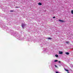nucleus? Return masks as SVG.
Masks as SVG:
<instances>
[{
  "label": "nucleus",
  "instance_id": "6",
  "mask_svg": "<svg viewBox=\"0 0 73 73\" xmlns=\"http://www.w3.org/2000/svg\"><path fill=\"white\" fill-rule=\"evenodd\" d=\"M55 56L56 57H58V55L57 54L55 55Z\"/></svg>",
  "mask_w": 73,
  "mask_h": 73
},
{
  "label": "nucleus",
  "instance_id": "10",
  "mask_svg": "<svg viewBox=\"0 0 73 73\" xmlns=\"http://www.w3.org/2000/svg\"><path fill=\"white\" fill-rule=\"evenodd\" d=\"M57 61H58V60H54V62H57Z\"/></svg>",
  "mask_w": 73,
  "mask_h": 73
},
{
  "label": "nucleus",
  "instance_id": "18",
  "mask_svg": "<svg viewBox=\"0 0 73 73\" xmlns=\"http://www.w3.org/2000/svg\"><path fill=\"white\" fill-rule=\"evenodd\" d=\"M67 73H70L69 72H68Z\"/></svg>",
  "mask_w": 73,
  "mask_h": 73
},
{
  "label": "nucleus",
  "instance_id": "8",
  "mask_svg": "<svg viewBox=\"0 0 73 73\" xmlns=\"http://www.w3.org/2000/svg\"><path fill=\"white\" fill-rule=\"evenodd\" d=\"M64 70H66V71L67 72H69V71L67 69H64Z\"/></svg>",
  "mask_w": 73,
  "mask_h": 73
},
{
  "label": "nucleus",
  "instance_id": "12",
  "mask_svg": "<svg viewBox=\"0 0 73 73\" xmlns=\"http://www.w3.org/2000/svg\"><path fill=\"white\" fill-rule=\"evenodd\" d=\"M48 39H52V38H48Z\"/></svg>",
  "mask_w": 73,
  "mask_h": 73
},
{
  "label": "nucleus",
  "instance_id": "7",
  "mask_svg": "<svg viewBox=\"0 0 73 73\" xmlns=\"http://www.w3.org/2000/svg\"><path fill=\"white\" fill-rule=\"evenodd\" d=\"M71 13L73 15V10H72L71 11Z\"/></svg>",
  "mask_w": 73,
  "mask_h": 73
},
{
  "label": "nucleus",
  "instance_id": "1",
  "mask_svg": "<svg viewBox=\"0 0 73 73\" xmlns=\"http://www.w3.org/2000/svg\"><path fill=\"white\" fill-rule=\"evenodd\" d=\"M59 53L60 54H62V53H63V52L62 51H59Z\"/></svg>",
  "mask_w": 73,
  "mask_h": 73
},
{
  "label": "nucleus",
  "instance_id": "16",
  "mask_svg": "<svg viewBox=\"0 0 73 73\" xmlns=\"http://www.w3.org/2000/svg\"><path fill=\"white\" fill-rule=\"evenodd\" d=\"M56 73H58V72H56Z\"/></svg>",
  "mask_w": 73,
  "mask_h": 73
},
{
  "label": "nucleus",
  "instance_id": "9",
  "mask_svg": "<svg viewBox=\"0 0 73 73\" xmlns=\"http://www.w3.org/2000/svg\"><path fill=\"white\" fill-rule=\"evenodd\" d=\"M66 43H67V44H69V42H66Z\"/></svg>",
  "mask_w": 73,
  "mask_h": 73
},
{
  "label": "nucleus",
  "instance_id": "13",
  "mask_svg": "<svg viewBox=\"0 0 73 73\" xmlns=\"http://www.w3.org/2000/svg\"><path fill=\"white\" fill-rule=\"evenodd\" d=\"M10 12H13L14 11H13V10H11V11H10Z\"/></svg>",
  "mask_w": 73,
  "mask_h": 73
},
{
  "label": "nucleus",
  "instance_id": "11",
  "mask_svg": "<svg viewBox=\"0 0 73 73\" xmlns=\"http://www.w3.org/2000/svg\"><path fill=\"white\" fill-rule=\"evenodd\" d=\"M15 7L17 8H20V7Z\"/></svg>",
  "mask_w": 73,
  "mask_h": 73
},
{
  "label": "nucleus",
  "instance_id": "15",
  "mask_svg": "<svg viewBox=\"0 0 73 73\" xmlns=\"http://www.w3.org/2000/svg\"><path fill=\"white\" fill-rule=\"evenodd\" d=\"M55 17H53V19H55Z\"/></svg>",
  "mask_w": 73,
  "mask_h": 73
},
{
  "label": "nucleus",
  "instance_id": "5",
  "mask_svg": "<svg viewBox=\"0 0 73 73\" xmlns=\"http://www.w3.org/2000/svg\"><path fill=\"white\" fill-rule=\"evenodd\" d=\"M38 5H42V4L40 3H38Z\"/></svg>",
  "mask_w": 73,
  "mask_h": 73
},
{
  "label": "nucleus",
  "instance_id": "2",
  "mask_svg": "<svg viewBox=\"0 0 73 73\" xmlns=\"http://www.w3.org/2000/svg\"><path fill=\"white\" fill-rule=\"evenodd\" d=\"M24 25H25L24 24H23V23H22V24H21L22 27L24 28V27H23V26H24Z\"/></svg>",
  "mask_w": 73,
  "mask_h": 73
},
{
  "label": "nucleus",
  "instance_id": "3",
  "mask_svg": "<svg viewBox=\"0 0 73 73\" xmlns=\"http://www.w3.org/2000/svg\"><path fill=\"white\" fill-rule=\"evenodd\" d=\"M65 53L67 55H69V53L68 52H66Z\"/></svg>",
  "mask_w": 73,
  "mask_h": 73
},
{
  "label": "nucleus",
  "instance_id": "17",
  "mask_svg": "<svg viewBox=\"0 0 73 73\" xmlns=\"http://www.w3.org/2000/svg\"><path fill=\"white\" fill-rule=\"evenodd\" d=\"M58 62H60V63L61 62H60V61H58Z\"/></svg>",
  "mask_w": 73,
  "mask_h": 73
},
{
  "label": "nucleus",
  "instance_id": "14",
  "mask_svg": "<svg viewBox=\"0 0 73 73\" xmlns=\"http://www.w3.org/2000/svg\"><path fill=\"white\" fill-rule=\"evenodd\" d=\"M55 66L56 67V68H57V66H56V65H55Z\"/></svg>",
  "mask_w": 73,
  "mask_h": 73
},
{
  "label": "nucleus",
  "instance_id": "4",
  "mask_svg": "<svg viewBox=\"0 0 73 73\" xmlns=\"http://www.w3.org/2000/svg\"><path fill=\"white\" fill-rule=\"evenodd\" d=\"M59 21H60V22H64V21L62 20H59Z\"/></svg>",
  "mask_w": 73,
  "mask_h": 73
}]
</instances>
